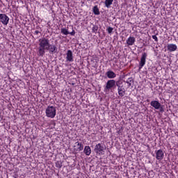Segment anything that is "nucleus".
Listing matches in <instances>:
<instances>
[{"label":"nucleus","instance_id":"20","mask_svg":"<svg viewBox=\"0 0 178 178\" xmlns=\"http://www.w3.org/2000/svg\"><path fill=\"white\" fill-rule=\"evenodd\" d=\"M97 32H98V26L93 25L92 28V33H95V34H97Z\"/></svg>","mask_w":178,"mask_h":178},{"label":"nucleus","instance_id":"17","mask_svg":"<svg viewBox=\"0 0 178 178\" xmlns=\"http://www.w3.org/2000/svg\"><path fill=\"white\" fill-rule=\"evenodd\" d=\"M104 3L106 8H111V5L113 3V0H105Z\"/></svg>","mask_w":178,"mask_h":178},{"label":"nucleus","instance_id":"27","mask_svg":"<svg viewBox=\"0 0 178 178\" xmlns=\"http://www.w3.org/2000/svg\"><path fill=\"white\" fill-rule=\"evenodd\" d=\"M147 102H149V99H147Z\"/></svg>","mask_w":178,"mask_h":178},{"label":"nucleus","instance_id":"23","mask_svg":"<svg viewBox=\"0 0 178 178\" xmlns=\"http://www.w3.org/2000/svg\"><path fill=\"white\" fill-rule=\"evenodd\" d=\"M152 37L153 40H154V41L158 42V37H156V35H154Z\"/></svg>","mask_w":178,"mask_h":178},{"label":"nucleus","instance_id":"12","mask_svg":"<svg viewBox=\"0 0 178 178\" xmlns=\"http://www.w3.org/2000/svg\"><path fill=\"white\" fill-rule=\"evenodd\" d=\"M167 49L170 52H175V51H177V45L175 44H169L167 45Z\"/></svg>","mask_w":178,"mask_h":178},{"label":"nucleus","instance_id":"19","mask_svg":"<svg viewBox=\"0 0 178 178\" xmlns=\"http://www.w3.org/2000/svg\"><path fill=\"white\" fill-rule=\"evenodd\" d=\"M61 33L64 34V35H67L70 34V32L69 31H67V29L63 28L61 29Z\"/></svg>","mask_w":178,"mask_h":178},{"label":"nucleus","instance_id":"3","mask_svg":"<svg viewBox=\"0 0 178 178\" xmlns=\"http://www.w3.org/2000/svg\"><path fill=\"white\" fill-rule=\"evenodd\" d=\"M115 88H116V81H115L114 79H110L106 83V86L104 87V91L106 92L108 91H112V90Z\"/></svg>","mask_w":178,"mask_h":178},{"label":"nucleus","instance_id":"26","mask_svg":"<svg viewBox=\"0 0 178 178\" xmlns=\"http://www.w3.org/2000/svg\"><path fill=\"white\" fill-rule=\"evenodd\" d=\"M127 84H129V86H131V83H130L129 82H127Z\"/></svg>","mask_w":178,"mask_h":178},{"label":"nucleus","instance_id":"11","mask_svg":"<svg viewBox=\"0 0 178 178\" xmlns=\"http://www.w3.org/2000/svg\"><path fill=\"white\" fill-rule=\"evenodd\" d=\"M47 51H49L50 54H56L58 52V47L55 44H50L49 49H47Z\"/></svg>","mask_w":178,"mask_h":178},{"label":"nucleus","instance_id":"18","mask_svg":"<svg viewBox=\"0 0 178 178\" xmlns=\"http://www.w3.org/2000/svg\"><path fill=\"white\" fill-rule=\"evenodd\" d=\"M92 11H93L94 15H99V8H98L97 6H95L93 7Z\"/></svg>","mask_w":178,"mask_h":178},{"label":"nucleus","instance_id":"13","mask_svg":"<svg viewBox=\"0 0 178 178\" xmlns=\"http://www.w3.org/2000/svg\"><path fill=\"white\" fill-rule=\"evenodd\" d=\"M66 60L67 62H73V52H72V50H68L67 52V56Z\"/></svg>","mask_w":178,"mask_h":178},{"label":"nucleus","instance_id":"8","mask_svg":"<svg viewBox=\"0 0 178 178\" xmlns=\"http://www.w3.org/2000/svg\"><path fill=\"white\" fill-rule=\"evenodd\" d=\"M151 106L154 108V109H160V111L162 112V105L159 101L154 100L150 102Z\"/></svg>","mask_w":178,"mask_h":178},{"label":"nucleus","instance_id":"24","mask_svg":"<svg viewBox=\"0 0 178 178\" xmlns=\"http://www.w3.org/2000/svg\"><path fill=\"white\" fill-rule=\"evenodd\" d=\"M69 34H70V35H74V34H76V32L74 31V30H72V31Z\"/></svg>","mask_w":178,"mask_h":178},{"label":"nucleus","instance_id":"25","mask_svg":"<svg viewBox=\"0 0 178 178\" xmlns=\"http://www.w3.org/2000/svg\"><path fill=\"white\" fill-rule=\"evenodd\" d=\"M40 33H41V32H40L39 31H35L34 32V34H35L37 35L40 34Z\"/></svg>","mask_w":178,"mask_h":178},{"label":"nucleus","instance_id":"1","mask_svg":"<svg viewBox=\"0 0 178 178\" xmlns=\"http://www.w3.org/2000/svg\"><path fill=\"white\" fill-rule=\"evenodd\" d=\"M50 43L49 39L47 38H42L39 40V47L38 55L39 56H44L45 55V51L49 49Z\"/></svg>","mask_w":178,"mask_h":178},{"label":"nucleus","instance_id":"14","mask_svg":"<svg viewBox=\"0 0 178 178\" xmlns=\"http://www.w3.org/2000/svg\"><path fill=\"white\" fill-rule=\"evenodd\" d=\"M134 42H136V38L130 36L127 40V44L128 47H131V45H134Z\"/></svg>","mask_w":178,"mask_h":178},{"label":"nucleus","instance_id":"9","mask_svg":"<svg viewBox=\"0 0 178 178\" xmlns=\"http://www.w3.org/2000/svg\"><path fill=\"white\" fill-rule=\"evenodd\" d=\"M156 154V159L157 161H162L165 156V153L163 152V150L159 149L155 151Z\"/></svg>","mask_w":178,"mask_h":178},{"label":"nucleus","instance_id":"4","mask_svg":"<svg viewBox=\"0 0 178 178\" xmlns=\"http://www.w3.org/2000/svg\"><path fill=\"white\" fill-rule=\"evenodd\" d=\"M122 84L123 82L122 81H116V86L118 87V95L120 97H124V95H126V89Z\"/></svg>","mask_w":178,"mask_h":178},{"label":"nucleus","instance_id":"2","mask_svg":"<svg viewBox=\"0 0 178 178\" xmlns=\"http://www.w3.org/2000/svg\"><path fill=\"white\" fill-rule=\"evenodd\" d=\"M47 118L54 119L56 116V108L54 106H48L45 110Z\"/></svg>","mask_w":178,"mask_h":178},{"label":"nucleus","instance_id":"6","mask_svg":"<svg viewBox=\"0 0 178 178\" xmlns=\"http://www.w3.org/2000/svg\"><path fill=\"white\" fill-rule=\"evenodd\" d=\"M9 20V17L6 14H0V22L3 26H8Z\"/></svg>","mask_w":178,"mask_h":178},{"label":"nucleus","instance_id":"10","mask_svg":"<svg viewBox=\"0 0 178 178\" xmlns=\"http://www.w3.org/2000/svg\"><path fill=\"white\" fill-rule=\"evenodd\" d=\"M83 148L84 146L83 145V144L79 142L75 143V145L74 146V151H78L79 152H80V151H83Z\"/></svg>","mask_w":178,"mask_h":178},{"label":"nucleus","instance_id":"15","mask_svg":"<svg viewBox=\"0 0 178 178\" xmlns=\"http://www.w3.org/2000/svg\"><path fill=\"white\" fill-rule=\"evenodd\" d=\"M106 76L108 77V79H115L116 78V74L113 71H107L106 72Z\"/></svg>","mask_w":178,"mask_h":178},{"label":"nucleus","instance_id":"21","mask_svg":"<svg viewBox=\"0 0 178 178\" xmlns=\"http://www.w3.org/2000/svg\"><path fill=\"white\" fill-rule=\"evenodd\" d=\"M106 31H108V34H112V32L113 31V28L108 26L106 29Z\"/></svg>","mask_w":178,"mask_h":178},{"label":"nucleus","instance_id":"16","mask_svg":"<svg viewBox=\"0 0 178 178\" xmlns=\"http://www.w3.org/2000/svg\"><path fill=\"white\" fill-rule=\"evenodd\" d=\"M83 152L88 156L91 155V148L90 147V146H86L84 148Z\"/></svg>","mask_w":178,"mask_h":178},{"label":"nucleus","instance_id":"5","mask_svg":"<svg viewBox=\"0 0 178 178\" xmlns=\"http://www.w3.org/2000/svg\"><path fill=\"white\" fill-rule=\"evenodd\" d=\"M147 53L144 52L142 54V56L140 58V61L139 62V70H141L143 67L145 65V63L147 62Z\"/></svg>","mask_w":178,"mask_h":178},{"label":"nucleus","instance_id":"7","mask_svg":"<svg viewBox=\"0 0 178 178\" xmlns=\"http://www.w3.org/2000/svg\"><path fill=\"white\" fill-rule=\"evenodd\" d=\"M106 147L102 143H98L95 145L94 151L96 154H102L104 152V149H105Z\"/></svg>","mask_w":178,"mask_h":178},{"label":"nucleus","instance_id":"22","mask_svg":"<svg viewBox=\"0 0 178 178\" xmlns=\"http://www.w3.org/2000/svg\"><path fill=\"white\" fill-rule=\"evenodd\" d=\"M56 166L58 168V169H60V168H62V163L60 161H57L56 163Z\"/></svg>","mask_w":178,"mask_h":178}]
</instances>
